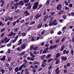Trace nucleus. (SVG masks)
<instances>
[{
	"instance_id": "nucleus-1",
	"label": "nucleus",
	"mask_w": 74,
	"mask_h": 74,
	"mask_svg": "<svg viewBox=\"0 0 74 74\" xmlns=\"http://www.w3.org/2000/svg\"><path fill=\"white\" fill-rule=\"evenodd\" d=\"M23 1L24 3L25 6H28L30 4V2H29V0H23Z\"/></svg>"
},
{
	"instance_id": "nucleus-2",
	"label": "nucleus",
	"mask_w": 74,
	"mask_h": 74,
	"mask_svg": "<svg viewBox=\"0 0 74 74\" xmlns=\"http://www.w3.org/2000/svg\"><path fill=\"white\" fill-rule=\"evenodd\" d=\"M62 4L61 3H59L56 7V9L57 10H60L61 8H62Z\"/></svg>"
},
{
	"instance_id": "nucleus-3",
	"label": "nucleus",
	"mask_w": 74,
	"mask_h": 74,
	"mask_svg": "<svg viewBox=\"0 0 74 74\" xmlns=\"http://www.w3.org/2000/svg\"><path fill=\"white\" fill-rule=\"evenodd\" d=\"M57 24H58V23L56 22V20L55 19L54 20L53 22L51 24V25L50 26H56V25H57Z\"/></svg>"
},
{
	"instance_id": "nucleus-4",
	"label": "nucleus",
	"mask_w": 74,
	"mask_h": 74,
	"mask_svg": "<svg viewBox=\"0 0 74 74\" xmlns=\"http://www.w3.org/2000/svg\"><path fill=\"white\" fill-rule=\"evenodd\" d=\"M26 44L25 43H24L23 44H22L21 45V49H25V48H26Z\"/></svg>"
},
{
	"instance_id": "nucleus-5",
	"label": "nucleus",
	"mask_w": 74,
	"mask_h": 74,
	"mask_svg": "<svg viewBox=\"0 0 74 74\" xmlns=\"http://www.w3.org/2000/svg\"><path fill=\"white\" fill-rule=\"evenodd\" d=\"M30 14V13L28 12L27 11H25L24 12V15L25 16H28V15H29Z\"/></svg>"
},
{
	"instance_id": "nucleus-6",
	"label": "nucleus",
	"mask_w": 74,
	"mask_h": 74,
	"mask_svg": "<svg viewBox=\"0 0 74 74\" xmlns=\"http://www.w3.org/2000/svg\"><path fill=\"white\" fill-rule=\"evenodd\" d=\"M61 59L62 61H66V60H67V57L64 56L61 57Z\"/></svg>"
},
{
	"instance_id": "nucleus-7",
	"label": "nucleus",
	"mask_w": 74,
	"mask_h": 74,
	"mask_svg": "<svg viewBox=\"0 0 74 74\" xmlns=\"http://www.w3.org/2000/svg\"><path fill=\"white\" fill-rule=\"evenodd\" d=\"M24 62V68H25L26 67V63H27V61L25 59L23 60Z\"/></svg>"
},
{
	"instance_id": "nucleus-8",
	"label": "nucleus",
	"mask_w": 74,
	"mask_h": 74,
	"mask_svg": "<svg viewBox=\"0 0 74 74\" xmlns=\"http://www.w3.org/2000/svg\"><path fill=\"white\" fill-rule=\"evenodd\" d=\"M42 14H41L38 13L35 16V18L36 19H37L38 18H39L41 16Z\"/></svg>"
},
{
	"instance_id": "nucleus-9",
	"label": "nucleus",
	"mask_w": 74,
	"mask_h": 74,
	"mask_svg": "<svg viewBox=\"0 0 74 74\" xmlns=\"http://www.w3.org/2000/svg\"><path fill=\"white\" fill-rule=\"evenodd\" d=\"M18 5H24V4L25 3L24 2L22 1H19L18 2Z\"/></svg>"
},
{
	"instance_id": "nucleus-10",
	"label": "nucleus",
	"mask_w": 74,
	"mask_h": 74,
	"mask_svg": "<svg viewBox=\"0 0 74 74\" xmlns=\"http://www.w3.org/2000/svg\"><path fill=\"white\" fill-rule=\"evenodd\" d=\"M48 47H47L43 51L42 53H47L48 52Z\"/></svg>"
},
{
	"instance_id": "nucleus-11",
	"label": "nucleus",
	"mask_w": 74,
	"mask_h": 74,
	"mask_svg": "<svg viewBox=\"0 0 74 74\" xmlns=\"http://www.w3.org/2000/svg\"><path fill=\"white\" fill-rule=\"evenodd\" d=\"M53 19H54V18H51L49 24V25L50 26L51 25V24L53 22V21H54Z\"/></svg>"
},
{
	"instance_id": "nucleus-12",
	"label": "nucleus",
	"mask_w": 74,
	"mask_h": 74,
	"mask_svg": "<svg viewBox=\"0 0 74 74\" xmlns=\"http://www.w3.org/2000/svg\"><path fill=\"white\" fill-rule=\"evenodd\" d=\"M69 52H70L69 51H67V50H64L63 52V54H65V53H66L67 55H68L69 54L68 53H69Z\"/></svg>"
},
{
	"instance_id": "nucleus-13",
	"label": "nucleus",
	"mask_w": 74,
	"mask_h": 74,
	"mask_svg": "<svg viewBox=\"0 0 74 74\" xmlns=\"http://www.w3.org/2000/svg\"><path fill=\"white\" fill-rule=\"evenodd\" d=\"M49 16L48 15H47L45 16L44 18L43 19V21L44 22H45L46 21H47V19H48V18Z\"/></svg>"
},
{
	"instance_id": "nucleus-14",
	"label": "nucleus",
	"mask_w": 74,
	"mask_h": 74,
	"mask_svg": "<svg viewBox=\"0 0 74 74\" xmlns=\"http://www.w3.org/2000/svg\"><path fill=\"white\" fill-rule=\"evenodd\" d=\"M64 13V11L62 10H60L59 13L58 14L59 15H61V14H63Z\"/></svg>"
},
{
	"instance_id": "nucleus-15",
	"label": "nucleus",
	"mask_w": 74,
	"mask_h": 74,
	"mask_svg": "<svg viewBox=\"0 0 74 74\" xmlns=\"http://www.w3.org/2000/svg\"><path fill=\"white\" fill-rule=\"evenodd\" d=\"M0 60L1 61H5V56H3L2 58H1Z\"/></svg>"
},
{
	"instance_id": "nucleus-16",
	"label": "nucleus",
	"mask_w": 74,
	"mask_h": 74,
	"mask_svg": "<svg viewBox=\"0 0 74 74\" xmlns=\"http://www.w3.org/2000/svg\"><path fill=\"white\" fill-rule=\"evenodd\" d=\"M22 39H21L19 40L18 42V45H21V44H22Z\"/></svg>"
},
{
	"instance_id": "nucleus-17",
	"label": "nucleus",
	"mask_w": 74,
	"mask_h": 74,
	"mask_svg": "<svg viewBox=\"0 0 74 74\" xmlns=\"http://www.w3.org/2000/svg\"><path fill=\"white\" fill-rule=\"evenodd\" d=\"M8 38L7 37H5L4 39V40L5 41V42H8L9 41H10V39H8L7 40V39Z\"/></svg>"
},
{
	"instance_id": "nucleus-18",
	"label": "nucleus",
	"mask_w": 74,
	"mask_h": 74,
	"mask_svg": "<svg viewBox=\"0 0 74 74\" xmlns=\"http://www.w3.org/2000/svg\"><path fill=\"white\" fill-rule=\"evenodd\" d=\"M61 55V54L59 53H58L56 55V58H59V57Z\"/></svg>"
},
{
	"instance_id": "nucleus-19",
	"label": "nucleus",
	"mask_w": 74,
	"mask_h": 74,
	"mask_svg": "<svg viewBox=\"0 0 74 74\" xmlns=\"http://www.w3.org/2000/svg\"><path fill=\"white\" fill-rule=\"evenodd\" d=\"M54 49V46L53 45H52L50 46L49 47V49L50 50H52V49Z\"/></svg>"
},
{
	"instance_id": "nucleus-20",
	"label": "nucleus",
	"mask_w": 74,
	"mask_h": 74,
	"mask_svg": "<svg viewBox=\"0 0 74 74\" xmlns=\"http://www.w3.org/2000/svg\"><path fill=\"white\" fill-rule=\"evenodd\" d=\"M42 23H40L39 24L38 26H37V28L38 29H40V28H41V27H42Z\"/></svg>"
},
{
	"instance_id": "nucleus-21",
	"label": "nucleus",
	"mask_w": 74,
	"mask_h": 74,
	"mask_svg": "<svg viewBox=\"0 0 74 74\" xmlns=\"http://www.w3.org/2000/svg\"><path fill=\"white\" fill-rule=\"evenodd\" d=\"M64 45H62L61 47V48L60 49V51L62 52V51H63L64 49Z\"/></svg>"
},
{
	"instance_id": "nucleus-22",
	"label": "nucleus",
	"mask_w": 74,
	"mask_h": 74,
	"mask_svg": "<svg viewBox=\"0 0 74 74\" xmlns=\"http://www.w3.org/2000/svg\"><path fill=\"white\" fill-rule=\"evenodd\" d=\"M14 33V32H10V33L9 34L7 35V36H12V34H13Z\"/></svg>"
},
{
	"instance_id": "nucleus-23",
	"label": "nucleus",
	"mask_w": 74,
	"mask_h": 74,
	"mask_svg": "<svg viewBox=\"0 0 74 74\" xmlns=\"http://www.w3.org/2000/svg\"><path fill=\"white\" fill-rule=\"evenodd\" d=\"M25 66H24V64H23L22 65H21L19 67V70H22V68L23 67H24Z\"/></svg>"
},
{
	"instance_id": "nucleus-24",
	"label": "nucleus",
	"mask_w": 74,
	"mask_h": 74,
	"mask_svg": "<svg viewBox=\"0 0 74 74\" xmlns=\"http://www.w3.org/2000/svg\"><path fill=\"white\" fill-rule=\"evenodd\" d=\"M5 70L4 69H1V72L2 74H4L5 73Z\"/></svg>"
},
{
	"instance_id": "nucleus-25",
	"label": "nucleus",
	"mask_w": 74,
	"mask_h": 74,
	"mask_svg": "<svg viewBox=\"0 0 74 74\" xmlns=\"http://www.w3.org/2000/svg\"><path fill=\"white\" fill-rule=\"evenodd\" d=\"M25 51H24L23 52H22L20 54V55L21 56H23V55H25Z\"/></svg>"
},
{
	"instance_id": "nucleus-26",
	"label": "nucleus",
	"mask_w": 74,
	"mask_h": 74,
	"mask_svg": "<svg viewBox=\"0 0 74 74\" xmlns=\"http://www.w3.org/2000/svg\"><path fill=\"white\" fill-rule=\"evenodd\" d=\"M18 5H19V4H18V3H16L15 5V8L14 9V10H16V9L17 8H18V7H17V6H18Z\"/></svg>"
},
{
	"instance_id": "nucleus-27",
	"label": "nucleus",
	"mask_w": 74,
	"mask_h": 74,
	"mask_svg": "<svg viewBox=\"0 0 74 74\" xmlns=\"http://www.w3.org/2000/svg\"><path fill=\"white\" fill-rule=\"evenodd\" d=\"M14 71H16V72H18V71H19V69L18 68V67H16L14 69Z\"/></svg>"
},
{
	"instance_id": "nucleus-28",
	"label": "nucleus",
	"mask_w": 74,
	"mask_h": 74,
	"mask_svg": "<svg viewBox=\"0 0 74 74\" xmlns=\"http://www.w3.org/2000/svg\"><path fill=\"white\" fill-rule=\"evenodd\" d=\"M46 63H42L41 66L44 68V67H45V66H46Z\"/></svg>"
},
{
	"instance_id": "nucleus-29",
	"label": "nucleus",
	"mask_w": 74,
	"mask_h": 74,
	"mask_svg": "<svg viewBox=\"0 0 74 74\" xmlns=\"http://www.w3.org/2000/svg\"><path fill=\"white\" fill-rule=\"evenodd\" d=\"M51 56V55L50 54H49L47 55V57H46V59H48V58H50Z\"/></svg>"
},
{
	"instance_id": "nucleus-30",
	"label": "nucleus",
	"mask_w": 74,
	"mask_h": 74,
	"mask_svg": "<svg viewBox=\"0 0 74 74\" xmlns=\"http://www.w3.org/2000/svg\"><path fill=\"white\" fill-rule=\"evenodd\" d=\"M34 49V46L32 45H31L30 48V50H32Z\"/></svg>"
},
{
	"instance_id": "nucleus-31",
	"label": "nucleus",
	"mask_w": 74,
	"mask_h": 74,
	"mask_svg": "<svg viewBox=\"0 0 74 74\" xmlns=\"http://www.w3.org/2000/svg\"><path fill=\"white\" fill-rule=\"evenodd\" d=\"M20 23H22V24H24L25 23V20H24V19L21 20L20 21Z\"/></svg>"
},
{
	"instance_id": "nucleus-32",
	"label": "nucleus",
	"mask_w": 74,
	"mask_h": 74,
	"mask_svg": "<svg viewBox=\"0 0 74 74\" xmlns=\"http://www.w3.org/2000/svg\"><path fill=\"white\" fill-rule=\"evenodd\" d=\"M38 2H36L34 3V5H35V6H36V7H37V5H38Z\"/></svg>"
},
{
	"instance_id": "nucleus-33",
	"label": "nucleus",
	"mask_w": 74,
	"mask_h": 74,
	"mask_svg": "<svg viewBox=\"0 0 74 74\" xmlns=\"http://www.w3.org/2000/svg\"><path fill=\"white\" fill-rule=\"evenodd\" d=\"M37 7L35 6V5H34L33 7L32 8V9H33V10H35L37 9Z\"/></svg>"
},
{
	"instance_id": "nucleus-34",
	"label": "nucleus",
	"mask_w": 74,
	"mask_h": 74,
	"mask_svg": "<svg viewBox=\"0 0 74 74\" xmlns=\"http://www.w3.org/2000/svg\"><path fill=\"white\" fill-rule=\"evenodd\" d=\"M16 40H17L15 38L14 40H12V43H14V42H16Z\"/></svg>"
},
{
	"instance_id": "nucleus-35",
	"label": "nucleus",
	"mask_w": 74,
	"mask_h": 74,
	"mask_svg": "<svg viewBox=\"0 0 74 74\" xmlns=\"http://www.w3.org/2000/svg\"><path fill=\"white\" fill-rule=\"evenodd\" d=\"M31 8V5H29L28 7H27L26 8V10H27L30 9Z\"/></svg>"
},
{
	"instance_id": "nucleus-36",
	"label": "nucleus",
	"mask_w": 74,
	"mask_h": 74,
	"mask_svg": "<svg viewBox=\"0 0 74 74\" xmlns=\"http://www.w3.org/2000/svg\"><path fill=\"white\" fill-rule=\"evenodd\" d=\"M38 66L37 65H34L33 66V69H36L37 68Z\"/></svg>"
},
{
	"instance_id": "nucleus-37",
	"label": "nucleus",
	"mask_w": 74,
	"mask_h": 74,
	"mask_svg": "<svg viewBox=\"0 0 74 74\" xmlns=\"http://www.w3.org/2000/svg\"><path fill=\"white\" fill-rule=\"evenodd\" d=\"M53 60V59H51V58H50L48 61V62L49 63L50 62H51V60Z\"/></svg>"
},
{
	"instance_id": "nucleus-38",
	"label": "nucleus",
	"mask_w": 74,
	"mask_h": 74,
	"mask_svg": "<svg viewBox=\"0 0 74 74\" xmlns=\"http://www.w3.org/2000/svg\"><path fill=\"white\" fill-rule=\"evenodd\" d=\"M64 3L66 5H69V3H68V2L66 1H64Z\"/></svg>"
},
{
	"instance_id": "nucleus-39",
	"label": "nucleus",
	"mask_w": 74,
	"mask_h": 74,
	"mask_svg": "<svg viewBox=\"0 0 74 74\" xmlns=\"http://www.w3.org/2000/svg\"><path fill=\"white\" fill-rule=\"evenodd\" d=\"M49 3H50L49 1H47L46 3V4L47 5H48L49 4Z\"/></svg>"
},
{
	"instance_id": "nucleus-40",
	"label": "nucleus",
	"mask_w": 74,
	"mask_h": 74,
	"mask_svg": "<svg viewBox=\"0 0 74 74\" xmlns=\"http://www.w3.org/2000/svg\"><path fill=\"white\" fill-rule=\"evenodd\" d=\"M21 34L22 32H19V33H18V36H19V37H21Z\"/></svg>"
},
{
	"instance_id": "nucleus-41",
	"label": "nucleus",
	"mask_w": 74,
	"mask_h": 74,
	"mask_svg": "<svg viewBox=\"0 0 74 74\" xmlns=\"http://www.w3.org/2000/svg\"><path fill=\"white\" fill-rule=\"evenodd\" d=\"M35 23H36L35 21H34L30 23V25H33V24H34Z\"/></svg>"
},
{
	"instance_id": "nucleus-42",
	"label": "nucleus",
	"mask_w": 74,
	"mask_h": 74,
	"mask_svg": "<svg viewBox=\"0 0 74 74\" xmlns=\"http://www.w3.org/2000/svg\"><path fill=\"white\" fill-rule=\"evenodd\" d=\"M51 15L53 16V15H55V12H51L50 13Z\"/></svg>"
},
{
	"instance_id": "nucleus-43",
	"label": "nucleus",
	"mask_w": 74,
	"mask_h": 74,
	"mask_svg": "<svg viewBox=\"0 0 74 74\" xmlns=\"http://www.w3.org/2000/svg\"><path fill=\"white\" fill-rule=\"evenodd\" d=\"M64 20L63 19H61L59 20V22L60 23H63Z\"/></svg>"
},
{
	"instance_id": "nucleus-44",
	"label": "nucleus",
	"mask_w": 74,
	"mask_h": 74,
	"mask_svg": "<svg viewBox=\"0 0 74 74\" xmlns=\"http://www.w3.org/2000/svg\"><path fill=\"white\" fill-rule=\"evenodd\" d=\"M17 51H21L22 50V49H21V47H18L17 48Z\"/></svg>"
},
{
	"instance_id": "nucleus-45",
	"label": "nucleus",
	"mask_w": 74,
	"mask_h": 74,
	"mask_svg": "<svg viewBox=\"0 0 74 74\" xmlns=\"http://www.w3.org/2000/svg\"><path fill=\"white\" fill-rule=\"evenodd\" d=\"M34 60V58L31 57V58H30V60H31V61H33Z\"/></svg>"
},
{
	"instance_id": "nucleus-46",
	"label": "nucleus",
	"mask_w": 74,
	"mask_h": 74,
	"mask_svg": "<svg viewBox=\"0 0 74 74\" xmlns=\"http://www.w3.org/2000/svg\"><path fill=\"white\" fill-rule=\"evenodd\" d=\"M68 6L69 7H73V5H72L71 3H69Z\"/></svg>"
},
{
	"instance_id": "nucleus-47",
	"label": "nucleus",
	"mask_w": 74,
	"mask_h": 74,
	"mask_svg": "<svg viewBox=\"0 0 74 74\" xmlns=\"http://www.w3.org/2000/svg\"><path fill=\"white\" fill-rule=\"evenodd\" d=\"M66 37H64L62 39V42H63V41H64V40H65V39H66Z\"/></svg>"
},
{
	"instance_id": "nucleus-48",
	"label": "nucleus",
	"mask_w": 74,
	"mask_h": 74,
	"mask_svg": "<svg viewBox=\"0 0 74 74\" xmlns=\"http://www.w3.org/2000/svg\"><path fill=\"white\" fill-rule=\"evenodd\" d=\"M58 35H60L62 34V32H61V31H59L58 33Z\"/></svg>"
},
{
	"instance_id": "nucleus-49",
	"label": "nucleus",
	"mask_w": 74,
	"mask_h": 74,
	"mask_svg": "<svg viewBox=\"0 0 74 74\" xmlns=\"http://www.w3.org/2000/svg\"><path fill=\"white\" fill-rule=\"evenodd\" d=\"M0 2L1 3H4V0H0Z\"/></svg>"
},
{
	"instance_id": "nucleus-50",
	"label": "nucleus",
	"mask_w": 74,
	"mask_h": 74,
	"mask_svg": "<svg viewBox=\"0 0 74 74\" xmlns=\"http://www.w3.org/2000/svg\"><path fill=\"white\" fill-rule=\"evenodd\" d=\"M8 51L9 53H11V49H8Z\"/></svg>"
},
{
	"instance_id": "nucleus-51",
	"label": "nucleus",
	"mask_w": 74,
	"mask_h": 74,
	"mask_svg": "<svg viewBox=\"0 0 74 74\" xmlns=\"http://www.w3.org/2000/svg\"><path fill=\"white\" fill-rule=\"evenodd\" d=\"M65 9L66 10H69V8L67 7V6H65Z\"/></svg>"
},
{
	"instance_id": "nucleus-52",
	"label": "nucleus",
	"mask_w": 74,
	"mask_h": 74,
	"mask_svg": "<svg viewBox=\"0 0 74 74\" xmlns=\"http://www.w3.org/2000/svg\"><path fill=\"white\" fill-rule=\"evenodd\" d=\"M9 69V70L10 71H11V70H12V68L11 67H9L8 68Z\"/></svg>"
},
{
	"instance_id": "nucleus-53",
	"label": "nucleus",
	"mask_w": 74,
	"mask_h": 74,
	"mask_svg": "<svg viewBox=\"0 0 74 74\" xmlns=\"http://www.w3.org/2000/svg\"><path fill=\"white\" fill-rule=\"evenodd\" d=\"M66 66L67 67H70V63H68L66 64Z\"/></svg>"
},
{
	"instance_id": "nucleus-54",
	"label": "nucleus",
	"mask_w": 74,
	"mask_h": 74,
	"mask_svg": "<svg viewBox=\"0 0 74 74\" xmlns=\"http://www.w3.org/2000/svg\"><path fill=\"white\" fill-rule=\"evenodd\" d=\"M42 7V4H40L39 5V8H38V10H40V8Z\"/></svg>"
},
{
	"instance_id": "nucleus-55",
	"label": "nucleus",
	"mask_w": 74,
	"mask_h": 74,
	"mask_svg": "<svg viewBox=\"0 0 74 74\" xmlns=\"http://www.w3.org/2000/svg\"><path fill=\"white\" fill-rule=\"evenodd\" d=\"M60 41V40L58 39L56 40V43H58Z\"/></svg>"
},
{
	"instance_id": "nucleus-56",
	"label": "nucleus",
	"mask_w": 74,
	"mask_h": 74,
	"mask_svg": "<svg viewBox=\"0 0 74 74\" xmlns=\"http://www.w3.org/2000/svg\"><path fill=\"white\" fill-rule=\"evenodd\" d=\"M60 73V70H58V71H56V74H58Z\"/></svg>"
},
{
	"instance_id": "nucleus-57",
	"label": "nucleus",
	"mask_w": 74,
	"mask_h": 74,
	"mask_svg": "<svg viewBox=\"0 0 74 74\" xmlns=\"http://www.w3.org/2000/svg\"><path fill=\"white\" fill-rule=\"evenodd\" d=\"M5 28H4L3 29H1V32H3L5 30Z\"/></svg>"
},
{
	"instance_id": "nucleus-58",
	"label": "nucleus",
	"mask_w": 74,
	"mask_h": 74,
	"mask_svg": "<svg viewBox=\"0 0 74 74\" xmlns=\"http://www.w3.org/2000/svg\"><path fill=\"white\" fill-rule=\"evenodd\" d=\"M33 52L32 51H30L29 52V54L30 55H31V56H32V55L33 54Z\"/></svg>"
},
{
	"instance_id": "nucleus-59",
	"label": "nucleus",
	"mask_w": 74,
	"mask_h": 74,
	"mask_svg": "<svg viewBox=\"0 0 74 74\" xmlns=\"http://www.w3.org/2000/svg\"><path fill=\"white\" fill-rule=\"evenodd\" d=\"M4 3H1V7H3L4 6Z\"/></svg>"
},
{
	"instance_id": "nucleus-60",
	"label": "nucleus",
	"mask_w": 74,
	"mask_h": 74,
	"mask_svg": "<svg viewBox=\"0 0 74 74\" xmlns=\"http://www.w3.org/2000/svg\"><path fill=\"white\" fill-rule=\"evenodd\" d=\"M8 62H10L11 60V58L9 57L8 58Z\"/></svg>"
},
{
	"instance_id": "nucleus-61",
	"label": "nucleus",
	"mask_w": 74,
	"mask_h": 74,
	"mask_svg": "<svg viewBox=\"0 0 74 74\" xmlns=\"http://www.w3.org/2000/svg\"><path fill=\"white\" fill-rule=\"evenodd\" d=\"M73 52H74V51L73 50H71V53L72 55H73V53H74Z\"/></svg>"
},
{
	"instance_id": "nucleus-62",
	"label": "nucleus",
	"mask_w": 74,
	"mask_h": 74,
	"mask_svg": "<svg viewBox=\"0 0 74 74\" xmlns=\"http://www.w3.org/2000/svg\"><path fill=\"white\" fill-rule=\"evenodd\" d=\"M18 37H19V35H17L16 36L15 38L16 39V40H17V39H18Z\"/></svg>"
},
{
	"instance_id": "nucleus-63",
	"label": "nucleus",
	"mask_w": 74,
	"mask_h": 74,
	"mask_svg": "<svg viewBox=\"0 0 74 74\" xmlns=\"http://www.w3.org/2000/svg\"><path fill=\"white\" fill-rule=\"evenodd\" d=\"M37 47H35L34 48V50H37Z\"/></svg>"
},
{
	"instance_id": "nucleus-64",
	"label": "nucleus",
	"mask_w": 74,
	"mask_h": 74,
	"mask_svg": "<svg viewBox=\"0 0 74 74\" xmlns=\"http://www.w3.org/2000/svg\"><path fill=\"white\" fill-rule=\"evenodd\" d=\"M22 36H25V33L23 32L22 34Z\"/></svg>"
}]
</instances>
